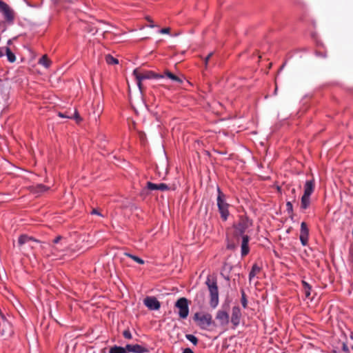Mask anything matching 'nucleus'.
<instances>
[{
	"label": "nucleus",
	"mask_w": 353,
	"mask_h": 353,
	"mask_svg": "<svg viewBox=\"0 0 353 353\" xmlns=\"http://www.w3.org/2000/svg\"><path fill=\"white\" fill-rule=\"evenodd\" d=\"M241 237L242 241L241 245V256L243 257L246 256L250 252V248L248 246L250 237L248 235H243Z\"/></svg>",
	"instance_id": "4468645a"
},
{
	"label": "nucleus",
	"mask_w": 353,
	"mask_h": 353,
	"mask_svg": "<svg viewBox=\"0 0 353 353\" xmlns=\"http://www.w3.org/2000/svg\"><path fill=\"white\" fill-rule=\"evenodd\" d=\"M303 283V285L304 286V289L306 288H308V287H310L306 282L305 281H302Z\"/></svg>",
	"instance_id": "37998d69"
},
{
	"label": "nucleus",
	"mask_w": 353,
	"mask_h": 353,
	"mask_svg": "<svg viewBox=\"0 0 353 353\" xmlns=\"http://www.w3.org/2000/svg\"><path fill=\"white\" fill-rule=\"evenodd\" d=\"M185 338L190 341L194 345H196L198 343V339L192 334H186Z\"/></svg>",
	"instance_id": "cd10ccee"
},
{
	"label": "nucleus",
	"mask_w": 353,
	"mask_h": 353,
	"mask_svg": "<svg viewBox=\"0 0 353 353\" xmlns=\"http://www.w3.org/2000/svg\"><path fill=\"white\" fill-rule=\"evenodd\" d=\"M109 353H128V350H127L126 346L123 347L121 346L114 345L110 347Z\"/></svg>",
	"instance_id": "aec40b11"
},
{
	"label": "nucleus",
	"mask_w": 353,
	"mask_h": 353,
	"mask_svg": "<svg viewBox=\"0 0 353 353\" xmlns=\"http://www.w3.org/2000/svg\"><path fill=\"white\" fill-rule=\"evenodd\" d=\"M205 283L210 294V304L214 308L219 303V291L216 282L214 280H211L210 278H208Z\"/></svg>",
	"instance_id": "39448f33"
},
{
	"label": "nucleus",
	"mask_w": 353,
	"mask_h": 353,
	"mask_svg": "<svg viewBox=\"0 0 353 353\" xmlns=\"http://www.w3.org/2000/svg\"><path fill=\"white\" fill-rule=\"evenodd\" d=\"M217 206L223 221H226L229 216L228 207L229 205L225 201V195L221 191L220 188H217Z\"/></svg>",
	"instance_id": "20e7f679"
},
{
	"label": "nucleus",
	"mask_w": 353,
	"mask_h": 353,
	"mask_svg": "<svg viewBox=\"0 0 353 353\" xmlns=\"http://www.w3.org/2000/svg\"><path fill=\"white\" fill-rule=\"evenodd\" d=\"M126 348L128 350L129 352H133V353H148L150 352V350L148 348L143 347L141 345L135 344V345H131L128 344L126 345Z\"/></svg>",
	"instance_id": "f8f14e48"
},
{
	"label": "nucleus",
	"mask_w": 353,
	"mask_h": 353,
	"mask_svg": "<svg viewBox=\"0 0 353 353\" xmlns=\"http://www.w3.org/2000/svg\"><path fill=\"white\" fill-rule=\"evenodd\" d=\"M292 210V205L288 201V212Z\"/></svg>",
	"instance_id": "79ce46f5"
},
{
	"label": "nucleus",
	"mask_w": 353,
	"mask_h": 353,
	"mask_svg": "<svg viewBox=\"0 0 353 353\" xmlns=\"http://www.w3.org/2000/svg\"><path fill=\"white\" fill-rule=\"evenodd\" d=\"M4 49L5 48H0V57L4 55Z\"/></svg>",
	"instance_id": "58836bf2"
},
{
	"label": "nucleus",
	"mask_w": 353,
	"mask_h": 353,
	"mask_svg": "<svg viewBox=\"0 0 353 353\" xmlns=\"http://www.w3.org/2000/svg\"><path fill=\"white\" fill-rule=\"evenodd\" d=\"M125 255L128 256L129 258L132 259V260H134L139 264H141V265L144 264V261L137 256L132 255L130 253H125Z\"/></svg>",
	"instance_id": "bb28decb"
},
{
	"label": "nucleus",
	"mask_w": 353,
	"mask_h": 353,
	"mask_svg": "<svg viewBox=\"0 0 353 353\" xmlns=\"http://www.w3.org/2000/svg\"><path fill=\"white\" fill-rule=\"evenodd\" d=\"M39 63L43 65L45 68H48L50 65V61L48 59L46 55H43L39 59Z\"/></svg>",
	"instance_id": "5701e85b"
},
{
	"label": "nucleus",
	"mask_w": 353,
	"mask_h": 353,
	"mask_svg": "<svg viewBox=\"0 0 353 353\" xmlns=\"http://www.w3.org/2000/svg\"><path fill=\"white\" fill-rule=\"evenodd\" d=\"M133 75L135 77L137 85L139 90H142L141 81L144 79H162L164 78V76L158 73H155L153 71H145L143 72H141L139 68H136L133 71Z\"/></svg>",
	"instance_id": "f257e3e1"
},
{
	"label": "nucleus",
	"mask_w": 353,
	"mask_h": 353,
	"mask_svg": "<svg viewBox=\"0 0 353 353\" xmlns=\"http://www.w3.org/2000/svg\"><path fill=\"white\" fill-rule=\"evenodd\" d=\"M261 271V268L257 264H254L249 274V279L251 281Z\"/></svg>",
	"instance_id": "4be33fe9"
},
{
	"label": "nucleus",
	"mask_w": 353,
	"mask_h": 353,
	"mask_svg": "<svg viewBox=\"0 0 353 353\" xmlns=\"http://www.w3.org/2000/svg\"><path fill=\"white\" fill-rule=\"evenodd\" d=\"M6 54L8 60L10 63H14L16 61L14 54L10 50V48L6 47L4 49V54Z\"/></svg>",
	"instance_id": "412c9836"
},
{
	"label": "nucleus",
	"mask_w": 353,
	"mask_h": 353,
	"mask_svg": "<svg viewBox=\"0 0 353 353\" xmlns=\"http://www.w3.org/2000/svg\"><path fill=\"white\" fill-rule=\"evenodd\" d=\"M314 183L313 181H307L304 187V195L310 196L314 191Z\"/></svg>",
	"instance_id": "f3484780"
},
{
	"label": "nucleus",
	"mask_w": 353,
	"mask_h": 353,
	"mask_svg": "<svg viewBox=\"0 0 353 353\" xmlns=\"http://www.w3.org/2000/svg\"><path fill=\"white\" fill-rule=\"evenodd\" d=\"M228 248L230 250H234L235 248V245L234 244H228Z\"/></svg>",
	"instance_id": "a19ab883"
},
{
	"label": "nucleus",
	"mask_w": 353,
	"mask_h": 353,
	"mask_svg": "<svg viewBox=\"0 0 353 353\" xmlns=\"http://www.w3.org/2000/svg\"><path fill=\"white\" fill-rule=\"evenodd\" d=\"M157 190L161 191H165L170 190V188L165 183H159Z\"/></svg>",
	"instance_id": "c756f323"
},
{
	"label": "nucleus",
	"mask_w": 353,
	"mask_h": 353,
	"mask_svg": "<svg viewBox=\"0 0 353 353\" xmlns=\"http://www.w3.org/2000/svg\"><path fill=\"white\" fill-rule=\"evenodd\" d=\"M0 12L3 14L6 20L9 23H13L14 19V13L6 3H0Z\"/></svg>",
	"instance_id": "6e6552de"
},
{
	"label": "nucleus",
	"mask_w": 353,
	"mask_h": 353,
	"mask_svg": "<svg viewBox=\"0 0 353 353\" xmlns=\"http://www.w3.org/2000/svg\"><path fill=\"white\" fill-rule=\"evenodd\" d=\"M352 350H353V346L352 347Z\"/></svg>",
	"instance_id": "09e8293b"
},
{
	"label": "nucleus",
	"mask_w": 353,
	"mask_h": 353,
	"mask_svg": "<svg viewBox=\"0 0 353 353\" xmlns=\"http://www.w3.org/2000/svg\"><path fill=\"white\" fill-rule=\"evenodd\" d=\"M34 188L36 192L43 193L46 192L49 189V187H46L43 184H38Z\"/></svg>",
	"instance_id": "a878e982"
},
{
	"label": "nucleus",
	"mask_w": 353,
	"mask_h": 353,
	"mask_svg": "<svg viewBox=\"0 0 353 353\" xmlns=\"http://www.w3.org/2000/svg\"><path fill=\"white\" fill-rule=\"evenodd\" d=\"M68 243L65 238L61 236H57L51 245V254L54 256L65 254Z\"/></svg>",
	"instance_id": "f03ea898"
},
{
	"label": "nucleus",
	"mask_w": 353,
	"mask_h": 353,
	"mask_svg": "<svg viewBox=\"0 0 353 353\" xmlns=\"http://www.w3.org/2000/svg\"><path fill=\"white\" fill-rule=\"evenodd\" d=\"M105 61L107 63L110 65L117 64L119 63L118 60L110 54L105 56Z\"/></svg>",
	"instance_id": "393cba45"
},
{
	"label": "nucleus",
	"mask_w": 353,
	"mask_h": 353,
	"mask_svg": "<svg viewBox=\"0 0 353 353\" xmlns=\"http://www.w3.org/2000/svg\"><path fill=\"white\" fill-rule=\"evenodd\" d=\"M123 336L127 339H131L132 338V335L128 329L123 331Z\"/></svg>",
	"instance_id": "2f4dec72"
},
{
	"label": "nucleus",
	"mask_w": 353,
	"mask_h": 353,
	"mask_svg": "<svg viewBox=\"0 0 353 353\" xmlns=\"http://www.w3.org/2000/svg\"><path fill=\"white\" fill-rule=\"evenodd\" d=\"M176 307L179 309V315L181 319H186L189 314L188 300L185 298H180L175 303Z\"/></svg>",
	"instance_id": "0eeeda50"
},
{
	"label": "nucleus",
	"mask_w": 353,
	"mask_h": 353,
	"mask_svg": "<svg viewBox=\"0 0 353 353\" xmlns=\"http://www.w3.org/2000/svg\"><path fill=\"white\" fill-rule=\"evenodd\" d=\"M309 230L307 224L302 222L301 224L300 240L303 245H306L308 242Z\"/></svg>",
	"instance_id": "9d476101"
},
{
	"label": "nucleus",
	"mask_w": 353,
	"mask_h": 353,
	"mask_svg": "<svg viewBox=\"0 0 353 353\" xmlns=\"http://www.w3.org/2000/svg\"><path fill=\"white\" fill-rule=\"evenodd\" d=\"M194 320L198 325L203 330H207L212 323V317L210 314L196 313L194 316Z\"/></svg>",
	"instance_id": "423d86ee"
},
{
	"label": "nucleus",
	"mask_w": 353,
	"mask_h": 353,
	"mask_svg": "<svg viewBox=\"0 0 353 353\" xmlns=\"http://www.w3.org/2000/svg\"><path fill=\"white\" fill-rule=\"evenodd\" d=\"M147 21L150 23V24L148 26L150 28H154L155 27V25L153 23L152 19L150 17L146 18Z\"/></svg>",
	"instance_id": "c9c22d12"
},
{
	"label": "nucleus",
	"mask_w": 353,
	"mask_h": 353,
	"mask_svg": "<svg viewBox=\"0 0 353 353\" xmlns=\"http://www.w3.org/2000/svg\"><path fill=\"white\" fill-rule=\"evenodd\" d=\"M92 214H97V215H101V214L97 211V210L96 209H93L92 211Z\"/></svg>",
	"instance_id": "ea45409f"
},
{
	"label": "nucleus",
	"mask_w": 353,
	"mask_h": 353,
	"mask_svg": "<svg viewBox=\"0 0 353 353\" xmlns=\"http://www.w3.org/2000/svg\"><path fill=\"white\" fill-rule=\"evenodd\" d=\"M310 289L311 288L310 287H308V288H305L304 289V292H305V296L307 298H309L310 297Z\"/></svg>",
	"instance_id": "72a5a7b5"
},
{
	"label": "nucleus",
	"mask_w": 353,
	"mask_h": 353,
	"mask_svg": "<svg viewBox=\"0 0 353 353\" xmlns=\"http://www.w3.org/2000/svg\"><path fill=\"white\" fill-rule=\"evenodd\" d=\"M0 3H4L3 1H0Z\"/></svg>",
	"instance_id": "de8ad7c7"
},
{
	"label": "nucleus",
	"mask_w": 353,
	"mask_h": 353,
	"mask_svg": "<svg viewBox=\"0 0 353 353\" xmlns=\"http://www.w3.org/2000/svg\"><path fill=\"white\" fill-rule=\"evenodd\" d=\"M182 353H194V352L189 347L185 348Z\"/></svg>",
	"instance_id": "4c0bfd02"
},
{
	"label": "nucleus",
	"mask_w": 353,
	"mask_h": 353,
	"mask_svg": "<svg viewBox=\"0 0 353 353\" xmlns=\"http://www.w3.org/2000/svg\"><path fill=\"white\" fill-rule=\"evenodd\" d=\"M342 350L345 353H349L350 352L348 346L344 343H343L342 345Z\"/></svg>",
	"instance_id": "473e14b6"
},
{
	"label": "nucleus",
	"mask_w": 353,
	"mask_h": 353,
	"mask_svg": "<svg viewBox=\"0 0 353 353\" xmlns=\"http://www.w3.org/2000/svg\"><path fill=\"white\" fill-rule=\"evenodd\" d=\"M274 254H275V256H277L278 258H280V255L279 254L278 251L274 250Z\"/></svg>",
	"instance_id": "c03bdc74"
},
{
	"label": "nucleus",
	"mask_w": 353,
	"mask_h": 353,
	"mask_svg": "<svg viewBox=\"0 0 353 353\" xmlns=\"http://www.w3.org/2000/svg\"><path fill=\"white\" fill-rule=\"evenodd\" d=\"M241 317V312L239 306H234L232 307L231 322L234 326H237L240 323Z\"/></svg>",
	"instance_id": "9b49d317"
},
{
	"label": "nucleus",
	"mask_w": 353,
	"mask_h": 353,
	"mask_svg": "<svg viewBox=\"0 0 353 353\" xmlns=\"http://www.w3.org/2000/svg\"><path fill=\"white\" fill-rule=\"evenodd\" d=\"M2 317L3 318V316H2ZM3 326L4 328L2 329V334L3 335H10L11 333H12V329H11V326L9 324L8 322H7L6 321H5L3 319V322L0 323V327Z\"/></svg>",
	"instance_id": "a211bd4d"
},
{
	"label": "nucleus",
	"mask_w": 353,
	"mask_h": 353,
	"mask_svg": "<svg viewBox=\"0 0 353 353\" xmlns=\"http://www.w3.org/2000/svg\"><path fill=\"white\" fill-rule=\"evenodd\" d=\"M310 196L307 195H303L301 198V207L304 209L307 208L310 204Z\"/></svg>",
	"instance_id": "b1692460"
},
{
	"label": "nucleus",
	"mask_w": 353,
	"mask_h": 353,
	"mask_svg": "<svg viewBox=\"0 0 353 353\" xmlns=\"http://www.w3.org/2000/svg\"><path fill=\"white\" fill-rule=\"evenodd\" d=\"M163 75L164 76V77H166L174 82H176L179 83H181L183 82L181 79H180L179 77H178L176 75H174V74H172V72H170L168 70H166L164 72V74H163Z\"/></svg>",
	"instance_id": "6ab92c4d"
},
{
	"label": "nucleus",
	"mask_w": 353,
	"mask_h": 353,
	"mask_svg": "<svg viewBox=\"0 0 353 353\" xmlns=\"http://www.w3.org/2000/svg\"><path fill=\"white\" fill-rule=\"evenodd\" d=\"M33 242H37V241L25 234L21 235L18 239V244L20 246L24 244H29L30 246H32V243Z\"/></svg>",
	"instance_id": "2eb2a0df"
},
{
	"label": "nucleus",
	"mask_w": 353,
	"mask_h": 353,
	"mask_svg": "<svg viewBox=\"0 0 353 353\" xmlns=\"http://www.w3.org/2000/svg\"><path fill=\"white\" fill-rule=\"evenodd\" d=\"M212 54H213L212 52H210V54H209L205 57V65H207V64H208V60L210 59V58L212 56Z\"/></svg>",
	"instance_id": "e433bc0d"
},
{
	"label": "nucleus",
	"mask_w": 353,
	"mask_h": 353,
	"mask_svg": "<svg viewBox=\"0 0 353 353\" xmlns=\"http://www.w3.org/2000/svg\"><path fill=\"white\" fill-rule=\"evenodd\" d=\"M276 90H277V85H276V88H275V90H274V93H276Z\"/></svg>",
	"instance_id": "49530a36"
},
{
	"label": "nucleus",
	"mask_w": 353,
	"mask_h": 353,
	"mask_svg": "<svg viewBox=\"0 0 353 353\" xmlns=\"http://www.w3.org/2000/svg\"><path fill=\"white\" fill-rule=\"evenodd\" d=\"M90 32H93V34H94L95 32H97V30H93V29H91L89 30Z\"/></svg>",
	"instance_id": "a18cd8bd"
},
{
	"label": "nucleus",
	"mask_w": 353,
	"mask_h": 353,
	"mask_svg": "<svg viewBox=\"0 0 353 353\" xmlns=\"http://www.w3.org/2000/svg\"><path fill=\"white\" fill-rule=\"evenodd\" d=\"M146 188L150 190H156L158 188V184L148 181L146 183Z\"/></svg>",
	"instance_id": "c85d7f7f"
},
{
	"label": "nucleus",
	"mask_w": 353,
	"mask_h": 353,
	"mask_svg": "<svg viewBox=\"0 0 353 353\" xmlns=\"http://www.w3.org/2000/svg\"><path fill=\"white\" fill-rule=\"evenodd\" d=\"M145 306L152 310H157L160 308V302L153 296H148L144 299Z\"/></svg>",
	"instance_id": "1a4fd4ad"
},
{
	"label": "nucleus",
	"mask_w": 353,
	"mask_h": 353,
	"mask_svg": "<svg viewBox=\"0 0 353 353\" xmlns=\"http://www.w3.org/2000/svg\"><path fill=\"white\" fill-rule=\"evenodd\" d=\"M169 32H170V28H162V29H161V30H159V32H160L161 34H168V33H169Z\"/></svg>",
	"instance_id": "f704fd0d"
},
{
	"label": "nucleus",
	"mask_w": 353,
	"mask_h": 353,
	"mask_svg": "<svg viewBox=\"0 0 353 353\" xmlns=\"http://www.w3.org/2000/svg\"><path fill=\"white\" fill-rule=\"evenodd\" d=\"M58 116L61 118L74 119L77 122L81 121L78 112L74 109L73 113L66 112L65 113L59 112Z\"/></svg>",
	"instance_id": "dca6fc26"
},
{
	"label": "nucleus",
	"mask_w": 353,
	"mask_h": 353,
	"mask_svg": "<svg viewBox=\"0 0 353 353\" xmlns=\"http://www.w3.org/2000/svg\"><path fill=\"white\" fill-rule=\"evenodd\" d=\"M229 314L227 312L219 310L216 313V319L219 321L221 325H226L229 323Z\"/></svg>",
	"instance_id": "ddd939ff"
},
{
	"label": "nucleus",
	"mask_w": 353,
	"mask_h": 353,
	"mask_svg": "<svg viewBox=\"0 0 353 353\" xmlns=\"http://www.w3.org/2000/svg\"><path fill=\"white\" fill-rule=\"evenodd\" d=\"M241 304H242V306H243L244 308H246V307H247V305H248V301H247V299H246L245 294L244 292H242V295H241Z\"/></svg>",
	"instance_id": "7c9ffc66"
},
{
	"label": "nucleus",
	"mask_w": 353,
	"mask_h": 353,
	"mask_svg": "<svg viewBox=\"0 0 353 353\" xmlns=\"http://www.w3.org/2000/svg\"><path fill=\"white\" fill-rule=\"evenodd\" d=\"M252 224V221L248 217L240 216L238 223L234 225V236L236 240H239V237L245 235V232Z\"/></svg>",
	"instance_id": "7ed1b4c3"
}]
</instances>
